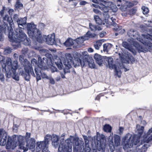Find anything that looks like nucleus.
<instances>
[{"instance_id":"nucleus-41","label":"nucleus","mask_w":152,"mask_h":152,"mask_svg":"<svg viewBox=\"0 0 152 152\" xmlns=\"http://www.w3.org/2000/svg\"><path fill=\"white\" fill-rule=\"evenodd\" d=\"M12 51V49L9 47H7L4 49V55H7L8 54L10 53Z\"/></svg>"},{"instance_id":"nucleus-39","label":"nucleus","mask_w":152,"mask_h":152,"mask_svg":"<svg viewBox=\"0 0 152 152\" xmlns=\"http://www.w3.org/2000/svg\"><path fill=\"white\" fill-rule=\"evenodd\" d=\"M102 45V41H98L94 44V47L96 49L99 50Z\"/></svg>"},{"instance_id":"nucleus-15","label":"nucleus","mask_w":152,"mask_h":152,"mask_svg":"<svg viewBox=\"0 0 152 152\" xmlns=\"http://www.w3.org/2000/svg\"><path fill=\"white\" fill-rule=\"evenodd\" d=\"M145 144L142 146V149L143 151H146L149 147L152 145V134L148 137L147 134L145 133H144L143 134Z\"/></svg>"},{"instance_id":"nucleus-36","label":"nucleus","mask_w":152,"mask_h":152,"mask_svg":"<svg viewBox=\"0 0 152 152\" xmlns=\"http://www.w3.org/2000/svg\"><path fill=\"white\" fill-rule=\"evenodd\" d=\"M86 62L88 63L90 68H94L95 67V65L93 59L91 58L89 60L87 61Z\"/></svg>"},{"instance_id":"nucleus-12","label":"nucleus","mask_w":152,"mask_h":152,"mask_svg":"<svg viewBox=\"0 0 152 152\" xmlns=\"http://www.w3.org/2000/svg\"><path fill=\"white\" fill-rule=\"evenodd\" d=\"M104 60L107 62L110 69H115V75L120 78L121 76V72L119 69V68L118 67V68L116 65L113 64V58L110 57H105Z\"/></svg>"},{"instance_id":"nucleus-9","label":"nucleus","mask_w":152,"mask_h":152,"mask_svg":"<svg viewBox=\"0 0 152 152\" xmlns=\"http://www.w3.org/2000/svg\"><path fill=\"white\" fill-rule=\"evenodd\" d=\"M143 135L142 137L138 136L137 135L133 134L132 136V137L130 139V142L132 146H137V147H139L141 145H143L145 144L144 140H143Z\"/></svg>"},{"instance_id":"nucleus-51","label":"nucleus","mask_w":152,"mask_h":152,"mask_svg":"<svg viewBox=\"0 0 152 152\" xmlns=\"http://www.w3.org/2000/svg\"><path fill=\"white\" fill-rule=\"evenodd\" d=\"M124 1H123V2H122V1L121 0H116L117 6L118 7L120 6L121 5L123 6L124 5L123 3H124Z\"/></svg>"},{"instance_id":"nucleus-26","label":"nucleus","mask_w":152,"mask_h":152,"mask_svg":"<svg viewBox=\"0 0 152 152\" xmlns=\"http://www.w3.org/2000/svg\"><path fill=\"white\" fill-rule=\"evenodd\" d=\"M59 137L56 135L53 134L52 135V144L55 148H56L58 146V141Z\"/></svg>"},{"instance_id":"nucleus-64","label":"nucleus","mask_w":152,"mask_h":152,"mask_svg":"<svg viewBox=\"0 0 152 152\" xmlns=\"http://www.w3.org/2000/svg\"><path fill=\"white\" fill-rule=\"evenodd\" d=\"M152 133V127L149 129L147 133H145L146 134H147L148 135L150 134L151 133Z\"/></svg>"},{"instance_id":"nucleus-28","label":"nucleus","mask_w":152,"mask_h":152,"mask_svg":"<svg viewBox=\"0 0 152 152\" xmlns=\"http://www.w3.org/2000/svg\"><path fill=\"white\" fill-rule=\"evenodd\" d=\"M136 132L137 133L138 136L142 137L141 135L144 131V127L143 126H140V125H137L136 126Z\"/></svg>"},{"instance_id":"nucleus-52","label":"nucleus","mask_w":152,"mask_h":152,"mask_svg":"<svg viewBox=\"0 0 152 152\" xmlns=\"http://www.w3.org/2000/svg\"><path fill=\"white\" fill-rule=\"evenodd\" d=\"M31 63L33 65H37L38 66V62H37V60L35 59H33L31 60ZM38 66H37V67Z\"/></svg>"},{"instance_id":"nucleus-33","label":"nucleus","mask_w":152,"mask_h":152,"mask_svg":"<svg viewBox=\"0 0 152 152\" xmlns=\"http://www.w3.org/2000/svg\"><path fill=\"white\" fill-rule=\"evenodd\" d=\"M112 45L110 44H105L103 45V51L104 52L107 53Z\"/></svg>"},{"instance_id":"nucleus-34","label":"nucleus","mask_w":152,"mask_h":152,"mask_svg":"<svg viewBox=\"0 0 152 152\" xmlns=\"http://www.w3.org/2000/svg\"><path fill=\"white\" fill-rule=\"evenodd\" d=\"M73 44V40L71 38H69L64 43V45L66 47L70 46L72 45Z\"/></svg>"},{"instance_id":"nucleus-55","label":"nucleus","mask_w":152,"mask_h":152,"mask_svg":"<svg viewBox=\"0 0 152 152\" xmlns=\"http://www.w3.org/2000/svg\"><path fill=\"white\" fill-rule=\"evenodd\" d=\"M48 79H49L50 81V83L52 84H54L55 83V81L54 80L53 78H52L51 77H49V78Z\"/></svg>"},{"instance_id":"nucleus-11","label":"nucleus","mask_w":152,"mask_h":152,"mask_svg":"<svg viewBox=\"0 0 152 152\" xmlns=\"http://www.w3.org/2000/svg\"><path fill=\"white\" fill-rule=\"evenodd\" d=\"M96 144L99 151L102 152L105 151L106 139L103 135L98 136L96 137Z\"/></svg>"},{"instance_id":"nucleus-29","label":"nucleus","mask_w":152,"mask_h":152,"mask_svg":"<svg viewBox=\"0 0 152 152\" xmlns=\"http://www.w3.org/2000/svg\"><path fill=\"white\" fill-rule=\"evenodd\" d=\"M94 58L96 63L99 65L103 63V60L102 56L96 53L94 56Z\"/></svg>"},{"instance_id":"nucleus-18","label":"nucleus","mask_w":152,"mask_h":152,"mask_svg":"<svg viewBox=\"0 0 152 152\" xmlns=\"http://www.w3.org/2000/svg\"><path fill=\"white\" fill-rule=\"evenodd\" d=\"M34 69L37 75L36 78L37 81L41 80L42 77L43 79H48L50 77H48L46 74L44 73H42L41 71V70H42L41 69L38 68H35Z\"/></svg>"},{"instance_id":"nucleus-30","label":"nucleus","mask_w":152,"mask_h":152,"mask_svg":"<svg viewBox=\"0 0 152 152\" xmlns=\"http://www.w3.org/2000/svg\"><path fill=\"white\" fill-rule=\"evenodd\" d=\"M54 61L56 64L59 69H61L63 66L61 59L58 57H57Z\"/></svg>"},{"instance_id":"nucleus-50","label":"nucleus","mask_w":152,"mask_h":152,"mask_svg":"<svg viewBox=\"0 0 152 152\" xmlns=\"http://www.w3.org/2000/svg\"><path fill=\"white\" fill-rule=\"evenodd\" d=\"M28 49L27 48H24L22 50V53L24 55H26L28 52Z\"/></svg>"},{"instance_id":"nucleus-58","label":"nucleus","mask_w":152,"mask_h":152,"mask_svg":"<svg viewBox=\"0 0 152 152\" xmlns=\"http://www.w3.org/2000/svg\"><path fill=\"white\" fill-rule=\"evenodd\" d=\"M110 19L113 22V25L114 26H115L117 25L116 23H115V19L113 17L111 18Z\"/></svg>"},{"instance_id":"nucleus-23","label":"nucleus","mask_w":152,"mask_h":152,"mask_svg":"<svg viewBox=\"0 0 152 152\" xmlns=\"http://www.w3.org/2000/svg\"><path fill=\"white\" fill-rule=\"evenodd\" d=\"M145 43L143 44L142 48L144 49H147V51L143 52H145L148 51V50H152V40L151 39H146L144 41Z\"/></svg>"},{"instance_id":"nucleus-44","label":"nucleus","mask_w":152,"mask_h":152,"mask_svg":"<svg viewBox=\"0 0 152 152\" xmlns=\"http://www.w3.org/2000/svg\"><path fill=\"white\" fill-rule=\"evenodd\" d=\"M142 10L143 13L145 14H147L149 12V10L148 8L145 6H143L142 7Z\"/></svg>"},{"instance_id":"nucleus-37","label":"nucleus","mask_w":152,"mask_h":152,"mask_svg":"<svg viewBox=\"0 0 152 152\" xmlns=\"http://www.w3.org/2000/svg\"><path fill=\"white\" fill-rule=\"evenodd\" d=\"M94 18L97 24L99 25H102V24L104 25V23L102 22V20L98 16L95 15L94 16Z\"/></svg>"},{"instance_id":"nucleus-8","label":"nucleus","mask_w":152,"mask_h":152,"mask_svg":"<svg viewBox=\"0 0 152 152\" xmlns=\"http://www.w3.org/2000/svg\"><path fill=\"white\" fill-rule=\"evenodd\" d=\"M121 141V137L119 135L114 134L113 136H109V142L111 151H113L115 146L118 147L120 145Z\"/></svg>"},{"instance_id":"nucleus-14","label":"nucleus","mask_w":152,"mask_h":152,"mask_svg":"<svg viewBox=\"0 0 152 152\" xmlns=\"http://www.w3.org/2000/svg\"><path fill=\"white\" fill-rule=\"evenodd\" d=\"M3 21L4 24V26H0L4 28L6 27V29L8 32L10 31V30L13 29L11 26L13 24V20L11 17H9L7 15H5L3 18Z\"/></svg>"},{"instance_id":"nucleus-1","label":"nucleus","mask_w":152,"mask_h":152,"mask_svg":"<svg viewBox=\"0 0 152 152\" xmlns=\"http://www.w3.org/2000/svg\"><path fill=\"white\" fill-rule=\"evenodd\" d=\"M83 143L81 141L73 137H70L65 140V142L61 141L59 145L58 152H72V145L73 144V148L77 152H82L83 148L82 145Z\"/></svg>"},{"instance_id":"nucleus-42","label":"nucleus","mask_w":152,"mask_h":152,"mask_svg":"<svg viewBox=\"0 0 152 152\" xmlns=\"http://www.w3.org/2000/svg\"><path fill=\"white\" fill-rule=\"evenodd\" d=\"M19 146L20 149L23 150V152H26L28 149L27 147H26L23 146V143L20 144Z\"/></svg>"},{"instance_id":"nucleus-16","label":"nucleus","mask_w":152,"mask_h":152,"mask_svg":"<svg viewBox=\"0 0 152 152\" xmlns=\"http://www.w3.org/2000/svg\"><path fill=\"white\" fill-rule=\"evenodd\" d=\"M50 62L49 61L47 58L44 57L42 60V58L40 56L38 58V68H40L42 70H45L47 69V65H48V63Z\"/></svg>"},{"instance_id":"nucleus-49","label":"nucleus","mask_w":152,"mask_h":152,"mask_svg":"<svg viewBox=\"0 0 152 152\" xmlns=\"http://www.w3.org/2000/svg\"><path fill=\"white\" fill-rule=\"evenodd\" d=\"M103 11L104 13L103 14L105 18V19L106 20V19H107L109 17V15L108 14L107 12H108L109 10L107 12H104L103 11V10H102Z\"/></svg>"},{"instance_id":"nucleus-21","label":"nucleus","mask_w":152,"mask_h":152,"mask_svg":"<svg viewBox=\"0 0 152 152\" xmlns=\"http://www.w3.org/2000/svg\"><path fill=\"white\" fill-rule=\"evenodd\" d=\"M46 39V42L48 45H53L56 44L55 37L54 34H50L44 37Z\"/></svg>"},{"instance_id":"nucleus-43","label":"nucleus","mask_w":152,"mask_h":152,"mask_svg":"<svg viewBox=\"0 0 152 152\" xmlns=\"http://www.w3.org/2000/svg\"><path fill=\"white\" fill-rule=\"evenodd\" d=\"M114 29L118 32L120 34H123L124 33L125 31L124 29H122L121 26L118 27V28H114Z\"/></svg>"},{"instance_id":"nucleus-53","label":"nucleus","mask_w":152,"mask_h":152,"mask_svg":"<svg viewBox=\"0 0 152 152\" xmlns=\"http://www.w3.org/2000/svg\"><path fill=\"white\" fill-rule=\"evenodd\" d=\"M13 20L14 21H16L17 22L19 20V18H18V15L17 14H15L13 16Z\"/></svg>"},{"instance_id":"nucleus-2","label":"nucleus","mask_w":152,"mask_h":152,"mask_svg":"<svg viewBox=\"0 0 152 152\" xmlns=\"http://www.w3.org/2000/svg\"><path fill=\"white\" fill-rule=\"evenodd\" d=\"M127 34L131 38L128 39V41L130 42L131 44H133L135 46L137 47L138 51L139 53L147 51V49H144L142 45H140L137 42H136L135 40L137 39L143 44L145 43L144 42L146 39H149L152 40V36L148 34L146 35L142 34L143 39H141L140 37H138L139 36L137 31L133 29L129 30Z\"/></svg>"},{"instance_id":"nucleus-57","label":"nucleus","mask_w":152,"mask_h":152,"mask_svg":"<svg viewBox=\"0 0 152 152\" xmlns=\"http://www.w3.org/2000/svg\"><path fill=\"white\" fill-rule=\"evenodd\" d=\"M66 58L69 59L70 61L72 60V58L71 57V55L70 53H68L66 55Z\"/></svg>"},{"instance_id":"nucleus-25","label":"nucleus","mask_w":152,"mask_h":152,"mask_svg":"<svg viewBox=\"0 0 152 152\" xmlns=\"http://www.w3.org/2000/svg\"><path fill=\"white\" fill-rule=\"evenodd\" d=\"M98 1H100L102 3H99V4L100 5L99 9L101 10H103L104 12H107L108 10V7L107 5L108 2L105 1L104 0H98Z\"/></svg>"},{"instance_id":"nucleus-27","label":"nucleus","mask_w":152,"mask_h":152,"mask_svg":"<svg viewBox=\"0 0 152 152\" xmlns=\"http://www.w3.org/2000/svg\"><path fill=\"white\" fill-rule=\"evenodd\" d=\"M63 64L65 67L64 70L65 73L69 72H70L69 69L72 67L70 63L67 60H66L63 62Z\"/></svg>"},{"instance_id":"nucleus-3","label":"nucleus","mask_w":152,"mask_h":152,"mask_svg":"<svg viewBox=\"0 0 152 152\" xmlns=\"http://www.w3.org/2000/svg\"><path fill=\"white\" fill-rule=\"evenodd\" d=\"M27 28L28 34L30 37L39 42H42L43 40L41 32L37 28L35 25L33 23H28Z\"/></svg>"},{"instance_id":"nucleus-19","label":"nucleus","mask_w":152,"mask_h":152,"mask_svg":"<svg viewBox=\"0 0 152 152\" xmlns=\"http://www.w3.org/2000/svg\"><path fill=\"white\" fill-rule=\"evenodd\" d=\"M36 150L38 152L42 150V152H48V145L43 141L37 142Z\"/></svg>"},{"instance_id":"nucleus-4","label":"nucleus","mask_w":152,"mask_h":152,"mask_svg":"<svg viewBox=\"0 0 152 152\" xmlns=\"http://www.w3.org/2000/svg\"><path fill=\"white\" fill-rule=\"evenodd\" d=\"M132 137V134L128 133L125 136L124 139V143L125 145L124 146L123 148L126 150L127 152H145V151H143L142 147L141 149H140L137 146H132L130 144V140L131 137Z\"/></svg>"},{"instance_id":"nucleus-54","label":"nucleus","mask_w":152,"mask_h":152,"mask_svg":"<svg viewBox=\"0 0 152 152\" xmlns=\"http://www.w3.org/2000/svg\"><path fill=\"white\" fill-rule=\"evenodd\" d=\"M31 136V134L27 132L26 133V134L25 136V137H24V138L25 139V140L26 141L27 140H28L29 139V138H30Z\"/></svg>"},{"instance_id":"nucleus-59","label":"nucleus","mask_w":152,"mask_h":152,"mask_svg":"<svg viewBox=\"0 0 152 152\" xmlns=\"http://www.w3.org/2000/svg\"><path fill=\"white\" fill-rule=\"evenodd\" d=\"M124 130V128L121 127H120L119 129V134H122L123 133V132Z\"/></svg>"},{"instance_id":"nucleus-63","label":"nucleus","mask_w":152,"mask_h":152,"mask_svg":"<svg viewBox=\"0 0 152 152\" xmlns=\"http://www.w3.org/2000/svg\"><path fill=\"white\" fill-rule=\"evenodd\" d=\"M5 78L4 76L3 75H2L0 76V80L2 81H4V80Z\"/></svg>"},{"instance_id":"nucleus-10","label":"nucleus","mask_w":152,"mask_h":152,"mask_svg":"<svg viewBox=\"0 0 152 152\" xmlns=\"http://www.w3.org/2000/svg\"><path fill=\"white\" fill-rule=\"evenodd\" d=\"M12 59L9 57L7 58L6 64L2 65V71L6 73V75L8 78H10L12 74L11 69L12 65Z\"/></svg>"},{"instance_id":"nucleus-47","label":"nucleus","mask_w":152,"mask_h":152,"mask_svg":"<svg viewBox=\"0 0 152 152\" xmlns=\"http://www.w3.org/2000/svg\"><path fill=\"white\" fill-rule=\"evenodd\" d=\"M23 6V4L20 2L18 1L16 2L15 5L16 8H17L21 9Z\"/></svg>"},{"instance_id":"nucleus-48","label":"nucleus","mask_w":152,"mask_h":152,"mask_svg":"<svg viewBox=\"0 0 152 152\" xmlns=\"http://www.w3.org/2000/svg\"><path fill=\"white\" fill-rule=\"evenodd\" d=\"M89 28L91 29V30L92 31H95L96 30V26L93 25L91 23H89Z\"/></svg>"},{"instance_id":"nucleus-61","label":"nucleus","mask_w":152,"mask_h":152,"mask_svg":"<svg viewBox=\"0 0 152 152\" xmlns=\"http://www.w3.org/2000/svg\"><path fill=\"white\" fill-rule=\"evenodd\" d=\"M86 61H85V62H84L83 61H82L80 60V64L83 67L85 66L86 63Z\"/></svg>"},{"instance_id":"nucleus-56","label":"nucleus","mask_w":152,"mask_h":152,"mask_svg":"<svg viewBox=\"0 0 152 152\" xmlns=\"http://www.w3.org/2000/svg\"><path fill=\"white\" fill-rule=\"evenodd\" d=\"M51 71L52 72H54L57 71V69L56 67L52 66L51 67Z\"/></svg>"},{"instance_id":"nucleus-22","label":"nucleus","mask_w":152,"mask_h":152,"mask_svg":"<svg viewBox=\"0 0 152 152\" xmlns=\"http://www.w3.org/2000/svg\"><path fill=\"white\" fill-rule=\"evenodd\" d=\"M26 146L32 151L35 150V140L34 138H32L30 139L26 140Z\"/></svg>"},{"instance_id":"nucleus-6","label":"nucleus","mask_w":152,"mask_h":152,"mask_svg":"<svg viewBox=\"0 0 152 152\" xmlns=\"http://www.w3.org/2000/svg\"><path fill=\"white\" fill-rule=\"evenodd\" d=\"M23 29L21 28H17L15 31V34H14L17 39L23 42L26 45H29L31 43L30 39L28 38L26 35L23 31Z\"/></svg>"},{"instance_id":"nucleus-31","label":"nucleus","mask_w":152,"mask_h":152,"mask_svg":"<svg viewBox=\"0 0 152 152\" xmlns=\"http://www.w3.org/2000/svg\"><path fill=\"white\" fill-rule=\"evenodd\" d=\"M1 32H4L5 33L7 32H8L6 29V27H5L4 28L3 27H1L0 26V41H2L3 40V37L2 35Z\"/></svg>"},{"instance_id":"nucleus-46","label":"nucleus","mask_w":152,"mask_h":152,"mask_svg":"<svg viewBox=\"0 0 152 152\" xmlns=\"http://www.w3.org/2000/svg\"><path fill=\"white\" fill-rule=\"evenodd\" d=\"M46 56L47 58L48 59V60L49 61H50L51 63H52V58L53 56L52 55L49 54L47 53L46 54Z\"/></svg>"},{"instance_id":"nucleus-5","label":"nucleus","mask_w":152,"mask_h":152,"mask_svg":"<svg viewBox=\"0 0 152 152\" xmlns=\"http://www.w3.org/2000/svg\"><path fill=\"white\" fill-rule=\"evenodd\" d=\"M24 67L25 74L24 73L23 69L20 68L18 70L19 74L20 75L23 76L26 80L28 81L30 79V73L34 76H35V74L33 68L28 61H26L25 62Z\"/></svg>"},{"instance_id":"nucleus-62","label":"nucleus","mask_w":152,"mask_h":152,"mask_svg":"<svg viewBox=\"0 0 152 152\" xmlns=\"http://www.w3.org/2000/svg\"><path fill=\"white\" fill-rule=\"evenodd\" d=\"M64 134H62L61 136L60 137V143L61 142V141L64 142H65V141H64Z\"/></svg>"},{"instance_id":"nucleus-20","label":"nucleus","mask_w":152,"mask_h":152,"mask_svg":"<svg viewBox=\"0 0 152 152\" xmlns=\"http://www.w3.org/2000/svg\"><path fill=\"white\" fill-rule=\"evenodd\" d=\"M130 44H129L126 42H122V45L125 48L127 49L128 50L134 55H135L136 53V51L134 48H133L132 47H134L138 51L137 47L135 46L133 44H131L130 42H129Z\"/></svg>"},{"instance_id":"nucleus-60","label":"nucleus","mask_w":152,"mask_h":152,"mask_svg":"<svg viewBox=\"0 0 152 152\" xmlns=\"http://www.w3.org/2000/svg\"><path fill=\"white\" fill-rule=\"evenodd\" d=\"M87 3L88 2L86 1H82L80 2L79 4L80 5H84Z\"/></svg>"},{"instance_id":"nucleus-7","label":"nucleus","mask_w":152,"mask_h":152,"mask_svg":"<svg viewBox=\"0 0 152 152\" xmlns=\"http://www.w3.org/2000/svg\"><path fill=\"white\" fill-rule=\"evenodd\" d=\"M7 132L3 129H0V145L4 146L7 143V146L10 148L13 145L12 140L10 138H8L7 142Z\"/></svg>"},{"instance_id":"nucleus-40","label":"nucleus","mask_w":152,"mask_h":152,"mask_svg":"<svg viewBox=\"0 0 152 152\" xmlns=\"http://www.w3.org/2000/svg\"><path fill=\"white\" fill-rule=\"evenodd\" d=\"M15 138H17L18 139V141L20 144H22L24 142V137L21 135L19 136H16Z\"/></svg>"},{"instance_id":"nucleus-35","label":"nucleus","mask_w":152,"mask_h":152,"mask_svg":"<svg viewBox=\"0 0 152 152\" xmlns=\"http://www.w3.org/2000/svg\"><path fill=\"white\" fill-rule=\"evenodd\" d=\"M87 39L88 38H85L84 37H81L77 38L74 41L76 42L77 44L79 45L83 43L85 40Z\"/></svg>"},{"instance_id":"nucleus-13","label":"nucleus","mask_w":152,"mask_h":152,"mask_svg":"<svg viewBox=\"0 0 152 152\" xmlns=\"http://www.w3.org/2000/svg\"><path fill=\"white\" fill-rule=\"evenodd\" d=\"M8 37L10 41L12 42L11 45L14 48L16 49L20 46V41L18 40L15 36H14L13 29L10 30V31H9Z\"/></svg>"},{"instance_id":"nucleus-17","label":"nucleus","mask_w":152,"mask_h":152,"mask_svg":"<svg viewBox=\"0 0 152 152\" xmlns=\"http://www.w3.org/2000/svg\"><path fill=\"white\" fill-rule=\"evenodd\" d=\"M18 61H14L13 62V64L11 70L12 74L10 77H12L13 79L17 81H18L19 79L18 75L16 73V70L18 69Z\"/></svg>"},{"instance_id":"nucleus-32","label":"nucleus","mask_w":152,"mask_h":152,"mask_svg":"<svg viewBox=\"0 0 152 152\" xmlns=\"http://www.w3.org/2000/svg\"><path fill=\"white\" fill-rule=\"evenodd\" d=\"M96 36V35L95 33H92L90 31H88L85 34L84 37L86 38H88L87 39L89 38H93L95 37Z\"/></svg>"},{"instance_id":"nucleus-38","label":"nucleus","mask_w":152,"mask_h":152,"mask_svg":"<svg viewBox=\"0 0 152 152\" xmlns=\"http://www.w3.org/2000/svg\"><path fill=\"white\" fill-rule=\"evenodd\" d=\"M51 139L52 136L50 134H48L45 136L44 141H43L48 145L49 142L51 140Z\"/></svg>"},{"instance_id":"nucleus-45","label":"nucleus","mask_w":152,"mask_h":152,"mask_svg":"<svg viewBox=\"0 0 152 152\" xmlns=\"http://www.w3.org/2000/svg\"><path fill=\"white\" fill-rule=\"evenodd\" d=\"M104 129L105 132H110L111 131L110 127L109 125H105L104 126Z\"/></svg>"},{"instance_id":"nucleus-24","label":"nucleus","mask_w":152,"mask_h":152,"mask_svg":"<svg viewBox=\"0 0 152 152\" xmlns=\"http://www.w3.org/2000/svg\"><path fill=\"white\" fill-rule=\"evenodd\" d=\"M27 18L25 17L23 18H20L17 22L19 28L23 29L24 26H26Z\"/></svg>"}]
</instances>
